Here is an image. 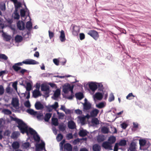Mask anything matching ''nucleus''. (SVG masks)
Instances as JSON below:
<instances>
[{
  "label": "nucleus",
  "mask_w": 151,
  "mask_h": 151,
  "mask_svg": "<svg viewBox=\"0 0 151 151\" xmlns=\"http://www.w3.org/2000/svg\"><path fill=\"white\" fill-rule=\"evenodd\" d=\"M35 109L37 110H42L44 108L43 105L40 101H37L35 105Z\"/></svg>",
  "instance_id": "9d476101"
},
{
  "label": "nucleus",
  "mask_w": 151,
  "mask_h": 151,
  "mask_svg": "<svg viewBox=\"0 0 151 151\" xmlns=\"http://www.w3.org/2000/svg\"><path fill=\"white\" fill-rule=\"evenodd\" d=\"M36 147H37L40 149L41 150H42L44 148V150H45V143L44 142H42L40 144H38L37 146H36Z\"/></svg>",
  "instance_id": "c756f323"
},
{
  "label": "nucleus",
  "mask_w": 151,
  "mask_h": 151,
  "mask_svg": "<svg viewBox=\"0 0 151 151\" xmlns=\"http://www.w3.org/2000/svg\"><path fill=\"white\" fill-rule=\"evenodd\" d=\"M37 118L39 119H42V118L43 116V115L42 114H38L36 115Z\"/></svg>",
  "instance_id": "e2e57ef3"
},
{
  "label": "nucleus",
  "mask_w": 151,
  "mask_h": 151,
  "mask_svg": "<svg viewBox=\"0 0 151 151\" xmlns=\"http://www.w3.org/2000/svg\"><path fill=\"white\" fill-rule=\"evenodd\" d=\"M121 125L122 128L124 129H125L127 126V125L125 123H123Z\"/></svg>",
  "instance_id": "774afa93"
},
{
  "label": "nucleus",
  "mask_w": 151,
  "mask_h": 151,
  "mask_svg": "<svg viewBox=\"0 0 151 151\" xmlns=\"http://www.w3.org/2000/svg\"><path fill=\"white\" fill-rule=\"evenodd\" d=\"M24 105L27 108L29 107L30 106V103L29 101H26L24 103Z\"/></svg>",
  "instance_id": "680f3d73"
},
{
  "label": "nucleus",
  "mask_w": 151,
  "mask_h": 151,
  "mask_svg": "<svg viewBox=\"0 0 151 151\" xmlns=\"http://www.w3.org/2000/svg\"><path fill=\"white\" fill-rule=\"evenodd\" d=\"M63 138V135L59 133L56 139L58 141L60 142L62 139Z\"/></svg>",
  "instance_id": "79ce46f5"
},
{
  "label": "nucleus",
  "mask_w": 151,
  "mask_h": 151,
  "mask_svg": "<svg viewBox=\"0 0 151 151\" xmlns=\"http://www.w3.org/2000/svg\"><path fill=\"white\" fill-rule=\"evenodd\" d=\"M14 18L15 19H18L20 18V16L18 13V11L15 10L14 12Z\"/></svg>",
  "instance_id": "e433bc0d"
},
{
  "label": "nucleus",
  "mask_w": 151,
  "mask_h": 151,
  "mask_svg": "<svg viewBox=\"0 0 151 151\" xmlns=\"http://www.w3.org/2000/svg\"><path fill=\"white\" fill-rule=\"evenodd\" d=\"M26 11L24 9H21L20 10V14L22 17H24L25 15Z\"/></svg>",
  "instance_id": "c03bdc74"
},
{
  "label": "nucleus",
  "mask_w": 151,
  "mask_h": 151,
  "mask_svg": "<svg viewBox=\"0 0 151 151\" xmlns=\"http://www.w3.org/2000/svg\"><path fill=\"white\" fill-rule=\"evenodd\" d=\"M12 145L13 148L14 149H18L20 147L19 143L17 141L13 142Z\"/></svg>",
  "instance_id": "a211bd4d"
},
{
  "label": "nucleus",
  "mask_w": 151,
  "mask_h": 151,
  "mask_svg": "<svg viewBox=\"0 0 151 151\" xmlns=\"http://www.w3.org/2000/svg\"><path fill=\"white\" fill-rule=\"evenodd\" d=\"M52 124L55 126H57L58 125V120L57 118H52Z\"/></svg>",
  "instance_id": "bb28decb"
},
{
  "label": "nucleus",
  "mask_w": 151,
  "mask_h": 151,
  "mask_svg": "<svg viewBox=\"0 0 151 151\" xmlns=\"http://www.w3.org/2000/svg\"><path fill=\"white\" fill-rule=\"evenodd\" d=\"M26 27L28 30H30L32 27V24L30 21H28L26 25Z\"/></svg>",
  "instance_id": "5701e85b"
},
{
  "label": "nucleus",
  "mask_w": 151,
  "mask_h": 151,
  "mask_svg": "<svg viewBox=\"0 0 151 151\" xmlns=\"http://www.w3.org/2000/svg\"><path fill=\"white\" fill-rule=\"evenodd\" d=\"M26 111L30 114L34 116L36 115L37 114V111H35L33 109H27Z\"/></svg>",
  "instance_id": "393cba45"
},
{
  "label": "nucleus",
  "mask_w": 151,
  "mask_h": 151,
  "mask_svg": "<svg viewBox=\"0 0 151 151\" xmlns=\"http://www.w3.org/2000/svg\"><path fill=\"white\" fill-rule=\"evenodd\" d=\"M80 140H81L80 139L78 138L77 139H75L73 141V143L74 145L77 144L78 143L80 142Z\"/></svg>",
  "instance_id": "0e129e2a"
},
{
  "label": "nucleus",
  "mask_w": 151,
  "mask_h": 151,
  "mask_svg": "<svg viewBox=\"0 0 151 151\" xmlns=\"http://www.w3.org/2000/svg\"><path fill=\"white\" fill-rule=\"evenodd\" d=\"M52 114L50 113H46L44 119L45 122H48L52 116Z\"/></svg>",
  "instance_id": "b1692460"
},
{
  "label": "nucleus",
  "mask_w": 151,
  "mask_h": 151,
  "mask_svg": "<svg viewBox=\"0 0 151 151\" xmlns=\"http://www.w3.org/2000/svg\"><path fill=\"white\" fill-rule=\"evenodd\" d=\"M87 34L92 37L96 40H97L99 37L98 32L95 30H89L87 32Z\"/></svg>",
  "instance_id": "7ed1b4c3"
},
{
  "label": "nucleus",
  "mask_w": 151,
  "mask_h": 151,
  "mask_svg": "<svg viewBox=\"0 0 151 151\" xmlns=\"http://www.w3.org/2000/svg\"><path fill=\"white\" fill-rule=\"evenodd\" d=\"M15 7V10L18 11V9L20 7H21L22 4L21 3L17 1V2L16 4H14Z\"/></svg>",
  "instance_id": "7c9ffc66"
},
{
  "label": "nucleus",
  "mask_w": 151,
  "mask_h": 151,
  "mask_svg": "<svg viewBox=\"0 0 151 151\" xmlns=\"http://www.w3.org/2000/svg\"><path fill=\"white\" fill-rule=\"evenodd\" d=\"M66 137L69 140L72 139L73 137V136L72 133H70L67 134Z\"/></svg>",
  "instance_id": "3c124183"
},
{
  "label": "nucleus",
  "mask_w": 151,
  "mask_h": 151,
  "mask_svg": "<svg viewBox=\"0 0 151 151\" xmlns=\"http://www.w3.org/2000/svg\"><path fill=\"white\" fill-rule=\"evenodd\" d=\"M51 107L54 109H56L58 107V103L57 102H55L54 104L52 105Z\"/></svg>",
  "instance_id": "864d4df0"
},
{
  "label": "nucleus",
  "mask_w": 151,
  "mask_h": 151,
  "mask_svg": "<svg viewBox=\"0 0 151 151\" xmlns=\"http://www.w3.org/2000/svg\"><path fill=\"white\" fill-rule=\"evenodd\" d=\"M19 134H20L18 132H14L12 133L11 137L13 139H16L18 137Z\"/></svg>",
  "instance_id": "6ab92c4d"
},
{
  "label": "nucleus",
  "mask_w": 151,
  "mask_h": 151,
  "mask_svg": "<svg viewBox=\"0 0 151 151\" xmlns=\"http://www.w3.org/2000/svg\"><path fill=\"white\" fill-rule=\"evenodd\" d=\"M80 39L81 40H82L84 39L85 38V35L84 33H81L80 34Z\"/></svg>",
  "instance_id": "bf43d9fd"
},
{
  "label": "nucleus",
  "mask_w": 151,
  "mask_h": 151,
  "mask_svg": "<svg viewBox=\"0 0 151 151\" xmlns=\"http://www.w3.org/2000/svg\"><path fill=\"white\" fill-rule=\"evenodd\" d=\"M78 118L81 123H83L84 122L85 120V118L84 117L78 116Z\"/></svg>",
  "instance_id": "338daca9"
},
{
  "label": "nucleus",
  "mask_w": 151,
  "mask_h": 151,
  "mask_svg": "<svg viewBox=\"0 0 151 151\" xmlns=\"http://www.w3.org/2000/svg\"><path fill=\"white\" fill-rule=\"evenodd\" d=\"M75 96L77 99L79 100H81L84 97L83 94L81 92L76 93L75 94Z\"/></svg>",
  "instance_id": "4be33fe9"
},
{
  "label": "nucleus",
  "mask_w": 151,
  "mask_h": 151,
  "mask_svg": "<svg viewBox=\"0 0 151 151\" xmlns=\"http://www.w3.org/2000/svg\"><path fill=\"white\" fill-rule=\"evenodd\" d=\"M60 41L63 42L65 41V34L64 31L62 30L60 32Z\"/></svg>",
  "instance_id": "aec40b11"
},
{
  "label": "nucleus",
  "mask_w": 151,
  "mask_h": 151,
  "mask_svg": "<svg viewBox=\"0 0 151 151\" xmlns=\"http://www.w3.org/2000/svg\"><path fill=\"white\" fill-rule=\"evenodd\" d=\"M23 40L22 37V36L17 35L15 38V40L16 42H21Z\"/></svg>",
  "instance_id": "c85d7f7f"
},
{
  "label": "nucleus",
  "mask_w": 151,
  "mask_h": 151,
  "mask_svg": "<svg viewBox=\"0 0 151 151\" xmlns=\"http://www.w3.org/2000/svg\"><path fill=\"white\" fill-rule=\"evenodd\" d=\"M41 89L42 91H49V86L43 84L41 86Z\"/></svg>",
  "instance_id": "cd10ccee"
},
{
  "label": "nucleus",
  "mask_w": 151,
  "mask_h": 151,
  "mask_svg": "<svg viewBox=\"0 0 151 151\" xmlns=\"http://www.w3.org/2000/svg\"><path fill=\"white\" fill-rule=\"evenodd\" d=\"M88 86L90 89L92 91H94L98 88V85L96 82H90L88 83Z\"/></svg>",
  "instance_id": "20e7f679"
},
{
  "label": "nucleus",
  "mask_w": 151,
  "mask_h": 151,
  "mask_svg": "<svg viewBox=\"0 0 151 151\" xmlns=\"http://www.w3.org/2000/svg\"><path fill=\"white\" fill-rule=\"evenodd\" d=\"M64 149L67 151H72V147L70 144L67 143L64 145Z\"/></svg>",
  "instance_id": "f8f14e48"
},
{
  "label": "nucleus",
  "mask_w": 151,
  "mask_h": 151,
  "mask_svg": "<svg viewBox=\"0 0 151 151\" xmlns=\"http://www.w3.org/2000/svg\"><path fill=\"white\" fill-rule=\"evenodd\" d=\"M23 145L24 147L26 148H27L29 147L30 144L28 142H25L23 144Z\"/></svg>",
  "instance_id": "4d7b16f0"
},
{
  "label": "nucleus",
  "mask_w": 151,
  "mask_h": 151,
  "mask_svg": "<svg viewBox=\"0 0 151 151\" xmlns=\"http://www.w3.org/2000/svg\"><path fill=\"white\" fill-rule=\"evenodd\" d=\"M33 95L35 98H36L39 96H41L42 94L39 90H35L33 92Z\"/></svg>",
  "instance_id": "4468645a"
},
{
  "label": "nucleus",
  "mask_w": 151,
  "mask_h": 151,
  "mask_svg": "<svg viewBox=\"0 0 151 151\" xmlns=\"http://www.w3.org/2000/svg\"><path fill=\"white\" fill-rule=\"evenodd\" d=\"M0 9L2 11H4L6 9V7H5V5L4 4H1L0 6Z\"/></svg>",
  "instance_id": "6e6d98bb"
},
{
  "label": "nucleus",
  "mask_w": 151,
  "mask_h": 151,
  "mask_svg": "<svg viewBox=\"0 0 151 151\" xmlns=\"http://www.w3.org/2000/svg\"><path fill=\"white\" fill-rule=\"evenodd\" d=\"M0 58L6 60L7 59L8 57L5 55L1 54H0Z\"/></svg>",
  "instance_id": "09e8293b"
},
{
  "label": "nucleus",
  "mask_w": 151,
  "mask_h": 151,
  "mask_svg": "<svg viewBox=\"0 0 151 151\" xmlns=\"http://www.w3.org/2000/svg\"><path fill=\"white\" fill-rule=\"evenodd\" d=\"M65 126L63 124H60L59 126V128L60 130L61 131L63 132L65 129Z\"/></svg>",
  "instance_id": "a18cd8bd"
},
{
  "label": "nucleus",
  "mask_w": 151,
  "mask_h": 151,
  "mask_svg": "<svg viewBox=\"0 0 151 151\" xmlns=\"http://www.w3.org/2000/svg\"><path fill=\"white\" fill-rule=\"evenodd\" d=\"M108 142L112 145V144L114 143L116 141V138L115 137L112 136H110L108 140Z\"/></svg>",
  "instance_id": "dca6fc26"
},
{
  "label": "nucleus",
  "mask_w": 151,
  "mask_h": 151,
  "mask_svg": "<svg viewBox=\"0 0 151 151\" xmlns=\"http://www.w3.org/2000/svg\"><path fill=\"white\" fill-rule=\"evenodd\" d=\"M75 126V124L73 121H70L68 123V127L69 129H74Z\"/></svg>",
  "instance_id": "f3484780"
},
{
  "label": "nucleus",
  "mask_w": 151,
  "mask_h": 151,
  "mask_svg": "<svg viewBox=\"0 0 151 151\" xmlns=\"http://www.w3.org/2000/svg\"><path fill=\"white\" fill-rule=\"evenodd\" d=\"M99 112V110L97 109H93L90 112V116L92 117H95L96 116Z\"/></svg>",
  "instance_id": "9b49d317"
},
{
  "label": "nucleus",
  "mask_w": 151,
  "mask_h": 151,
  "mask_svg": "<svg viewBox=\"0 0 151 151\" xmlns=\"http://www.w3.org/2000/svg\"><path fill=\"white\" fill-rule=\"evenodd\" d=\"M96 139L98 142H101L105 140V137L103 135H99L97 136Z\"/></svg>",
  "instance_id": "2eb2a0df"
},
{
  "label": "nucleus",
  "mask_w": 151,
  "mask_h": 151,
  "mask_svg": "<svg viewBox=\"0 0 151 151\" xmlns=\"http://www.w3.org/2000/svg\"><path fill=\"white\" fill-rule=\"evenodd\" d=\"M17 26L19 30H23L25 28V24L23 21H19L17 23Z\"/></svg>",
  "instance_id": "0eeeda50"
},
{
  "label": "nucleus",
  "mask_w": 151,
  "mask_h": 151,
  "mask_svg": "<svg viewBox=\"0 0 151 151\" xmlns=\"http://www.w3.org/2000/svg\"><path fill=\"white\" fill-rule=\"evenodd\" d=\"M12 68L15 71L17 72L19 70L21 69V67L18 66V65H16V63L12 66Z\"/></svg>",
  "instance_id": "473e14b6"
},
{
  "label": "nucleus",
  "mask_w": 151,
  "mask_h": 151,
  "mask_svg": "<svg viewBox=\"0 0 151 151\" xmlns=\"http://www.w3.org/2000/svg\"><path fill=\"white\" fill-rule=\"evenodd\" d=\"M68 91L67 85H65L63 88V91L65 93H68Z\"/></svg>",
  "instance_id": "49530a36"
},
{
  "label": "nucleus",
  "mask_w": 151,
  "mask_h": 151,
  "mask_svg": "<svg viewBox=\"0 0 151 151\" xmlns=\"http://www.w3.org/2000/svg\"><path fill=\"white\" fill-rule=\"evenodd\" d=\"M67 85L68 90H69L70 91L71 93H73V86H70L69 84H68Z\"/></svg>",
  "instance_id": "de8ad7c7"
},
{
  "label": "nucleus",
  "mask_w": 151,
  "mask_h": 151,
  "mask_svg": "<svg viewBox=\"0 0 151 151\" xmlns=\"http://www.w3.org/2000/svg\"><path fill=\"white\" fill-rule=\"evenodd\" d=\"M91 122L93 124L95 125H97L99 124V120L98 119L96 118H94L92 119Z\"/></svg>",
  "instance_id": "f704fd0d"
},
{
  "label": "nucleus",
  "mask_w": 151,
  "mask_h": 151,
  "mask_svg": "<svg viewBox=\"0 0 151 151\" xmlns=\"http://www.w3.org/2000/svg\"><path fill=\"white\" fill-rule=\"evenodd\" d=\"M87 134L86 131L83 130H80L79 133V135L82 137L85 136Z\"/></svg>",
  "instance_id": "2f4dec72"
},
{
  "label": "nucleus",
  "mask_w": 151,
  "mask_h": 151,
  "mask_svg": "<svg viewBox=\"0 0 151 151\" xmlns=\"http://www.w3.org/2000/svg\"><path fill=\"white\" fill-rule=\"evenodd\" d=\"M118 143L119 146H125L127 144V141L125 140L122 139L120 140Z\"/></svg>",
  "instance_id": "4c0bfd02"
},
{
  "label": "nucleus",
  "mask_w": 151,
  "mask_h": 151,
  "mask_svg": "<svg viewBox=\"0 0 151 151\" xmlns=\"http://www.w3.org/2000/svg\"><path fill=\"white\" fill-rule=\"evenodd\" d=\"M73 34L75 36H77L80 32V28L79 26L75 25H73Z\"/></svg>",
  "instance_id": "39448f33"
},
{
  "label": "nucleus",
  "mask_w": 151,
  "mask_h": 151,
  "mask_svg": "<svg viewBox=\"0 0 151 151\" xmlns=\"http://www.w3.org/2000/svg\"><path fill=\"white\" fill-rule=\"evenodd\" d=\"M60 95V90L58 89H56L54 94V96H55V97L56 98H58Z\"/></svg>",
  "instance_id": "c9c22d12"
},
{
  "label": "nucleus",
  "mask_w": 151,
  "mask_h": 151,
  "mask_svg": "<svg viewBox=\"0 0 151 151\" xmlns=\"http://www.w3.org/2000/svg\"><path fill=\"white\" fill-rule=\"evenodd\" d=\"M83 109L85 111H87L89 110L91 108V104L88 101H85L83 104Z\"/></svg>",
  "instance_id": "6e6552de"
},
{
  "label": "nucleus",
  "mask_w": 151,
  "mask_h": 151,
  "mask_svg": "<svg viewBox=\"0 0 151 151\" xmlns=\"http://www.w3.org/2000/svg\"><path fill=\"white\" fill-rule=\"evenodd\" d=\"M10 131L7 130H6L4 132V136H9L10 135Z\"/></svg>",
  "instance_id": "13d9d810"
},
{
  "label": "nucleus",
  "mask_w": 151,
  "mask_h": 151,
  "mask_svg": "<svg viewBox=\"0 0 151 151\" xmlns=\"http://www.w3.org/2000/svg\"><path fill=\"white\" fill-rule=\"evenodd\" d=\"M3 112L5 114L10 115L12 113L11 111L9 109H4L3 110Z\"/></svg>",
  "instance_id": "ea45409f"
},
{
  "label": "nucleus",
  "mask_w": 151,
  "mask_h": 151,
  "mask_svg": "<svg viewBox=\"0 0 151 151\" xmlns=\"http://www.w3.org/2000/svg\"><path fill=\"white\" fill-rule=\"evenodd\" d=\"M114 99V97L113 94H112L110 95V97L109 98V102H111Z\"/></svg>",
  "instance_id": "052dcab7"
},
{
  "label": "nucleus",
  "mask_w": 151,
  "mask_h": 151,
  "mask_svg": "<svg viewBox=\"0 0 151 151\" xmlns=\"http://www.w3.org/2000/svg\"><path fill=\"white\" fill-rule=\"evenodd\" d=\"M93 151H100L101 148L99 145L95 144L93 145Z\"/></svg>",
  "instance_id": "412c9836"
},
{
  "label": "nucleus",
  "mask_w": 151,
  "mask_h": 151,
  "mask_svg": "<svg viewBox=\"0 0 151 151\" xmlns=\"http://www.w3.org/2000/svg\"><path fill=\"white\" fill-rule=\"evenodd\" d=\"M11 104L15 108L19 107V101L18 99L16 98H13Z\"/></svg>",
  "instance_id": "423d86ee"
},
{
  "label": "nucleus",
  "mask_w": 151,
  "mask_h": 151,
  "mask_svg": "<svg viewBox=\"0 0 151 151\" xmlns=\"http://www.w3.org/2000/svg\"><path fill=\"white\" fill-rule=\"evenodd\" d=\"M4 89L3 86L0 85V95H2L4 93Z\"/></svg>",
  "instance_id": "5fc2aeb1"
},
{
  "label": "nucleus",
  "mask_w": 151,
  "mask_h": 151,
  "mask_svg": "<svg viewBox=\"0 0 151 151\" xmlns=\"http://www.w3.org/2000/svg\"><path fill=\"white\" fill-rule=\"evenodd\" d=\"M10 118L12 121H15L17 123V127L22 134H24L26 133L28 136L29 134L33 136V138L35 141L40 142V137L35 131L31 128H28V126L22 120L11 116H10Z\"/></svg>",
  "instance_id": "f257e3e1"
},
{
  "label": "nucleus",
  "mask_w": 151,
  "mask_h": 151,
  "mask_svg": "<svg viewBox=\"0 0 151 151\" xmlns=\"http://www.w3.org/2000/svg\"><path fill=\"white\" fill-rule=\"evenodd\" d=\"M146 143V142L145 140L144 139H140L139 141V144L140 147H143L144 146Z\"/></svg>",
  "instance_id": "58836bf2"
},
{
  "label": "nucleus",
  "mask_w": 151,
  "mask_h": 151,
  "mask_svg": "<svg viewBox=\"0 0 151 151\" xmlns=\"http://www.w3.org/2000/svg\"><path fill=\"white\" fill-rule=\"evenodd\" d=\"M48 33L49 38L51 39L54 36V33L53 32H51L50 30L48 31Z\"/></svg>",
  "instance_id": "603ef678"
},
{
  "label": "nucleus",
  "mask_w": 151,
  "mask_h": 151,
  "mask_svg": "<svg viewBox=\"0 0 151 151\" xmlns=\"http://www.w3.org/2000/svg\"><path fill=\"white\" fill-rule=\"evenodd\" d=\"M32 85L30 83L28 82L27 83L26 89L27 91H29L32 89Z\"/></svg>",
  "instance_id": "a19ab883"
},
{
  "label": "nucleus",
  "mask_w": 151,
  "mask_h": 151,
  "mask_svg": "<svg viewBox=\"0 0 151 151\" xmlns=\"http://www.w3.org/2000/svg\"><path fill=\"white\" fill-rule=\"evenodd\" d=\"M96 106L98 108L101 109L104 108L105 106L103 102H101L96 105Z\"/></svg>",
  "instance_id": "37998d69"
},
{
  "label": "nucleus",
  "mask_w": 151,
  "mask_h": 151,
  "mask_svg": "<svg viewBox=\"0 0 151 151\" xmlns=\"http://www.w3.org/2000/svg\"><path fill=\"white\" fill-rule=\"evenodd\" d=\"M16 65L18 66H22L23 64L26 65H36L39 64V63L35 60L31 59H27L22 62H19L16 63Z\"/></svg>",
  "instance_id": "f03ea898"
},
{
  "label": "nucleus",
  "mask_w": 151,
  "mask_h": 151,
  "mask_svg": "<svg viewBox=\"0 0 151 151\" xmlns=\"http://www.w3.org/2000/svg\"><path fill=\"white\" fill-rule=\"evenodd\" d=\"M102 146L105 149L112 150V145L108 142L106 141L103 142Z\"/></svg>",
  "instance_id": "1a4fd4ad"
},
{
  "label": "nucleus",
  "mask_w": 151,
  "mask_h": 151,
  "mask_svg": "<svg viewBox=\"0 0 151 151\" xmlns=\"http://www.w3.org/2000/svg\"><path fill=\"white\" fill-rule=\"evenodd\" d=\"M94 96L98 100H100L102 99L103 95L101 93L97 92L95 93Z\"/></svg>",
  "instance_id": "a878e982"
},
{
  "label": "nucleus",
  "mask_w": 151,
  "mask_h": 151,
  "mask_svg": "<svg viewBox=\"0 0 151 151\" xmlns=\"http://www.w3.org/2000/svg\"><path fill=\"white\" fill-rule=\"evenodd\" d=\"M111 130L112 131V133L113 134L117 133V131L116 128L114 127H111Z\"/></svg>",
  "instance_id": "69168bd1"
},
{
  "label": "nucleus",
  "mask_w": 151,
  "mask_h": 151,
  "mask_svg": "<svg viewBox=\"0 0 151 151\" xmlns=\"http://www.w3.org/2000/svg\"><path fill=\"white\" fill-rule=\"evenodd\" d=\"M119 144L118 143H116L114 145V151H118L119 149Z\"/></svg>",
  "instance_id": "8fccbe9b"
},
{
  "label": "nucleus",
  "mask_w": 151,
  "mask_h": 151,
  "mask_svg": "<svg viewBox=\"0 0 151 151\" xmlns=\"http://www.w3.org/2000/svg\"><path fill=\"white\" fill-rule=\"evenodd\" d=\"M101 131L104 134H107L109 132V129L106 127H103L101 129Z\"/></svg>",
  "instance_id": "72a5a7b5"
},
{
  "label": "nucleus",
  "mask_w": 151,
  "mask_h": 151,
  "mask_svg": "<svg viewBox=\"0 0 151 151\" xmlns=\"http://www.w3.org/2000/svg\"><path fill=\"white\" fill-rule=\"evenodd\" d=\"M136 143L134 142H132L129 145V150L130 151H135Z\"/></svg>",
  "instance_id": "ddd939ff"
}]
</instances>
